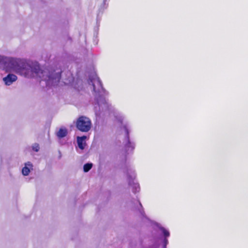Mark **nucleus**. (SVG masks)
Returning a JSON list of instances; mask_svg holds the SVG:
<instances>
[{"label":"nucleus","instance_id":"12","mask_svg":"<svg viewBox=\"0 0 248 248\" xmlns=\"http://www.w3.org/2000/svg\"><path fill=\"white\" fill-rule=\"evenodd\" d=\"M93 167V164L92 163H87L85 164L83 166L84 171L87 172L89 171Z\"/></svg>","mask_w":248,"mask_h":248},{"label":"nucleus","instance_id":"2","mask_svg":"<svg viewBox=\"0 0 248 248\" xmlns=\"http://www.w3.org/2000/svg\"><path fill=\"white\" fill-rule=\"evenodd\" d=\"M22 59L10 57L5 62L3 69L6 73H18Z\"/></svg>","mask_w":248,"mask_h":248},{"label":"nucleus","instance_id":"6","mask_svg":"<svg viewBox=\"0 0 248 248\" xmlns=\"http://www.w3.org/2000/svg\"><path fill=\"white\" fill-rule=\"evenodd\" d=\"M8 74L2 78V81L7 86H10L17 80V77L14 74L8 73Z\"/></svg>","mask_w":248,"mask_h":248},{"label":"nucleus","instance_id":"7","mask_svg":"<svg viewBox=\"0 0 248 248\" xmlns=\"http://www.w3.org/2000/svg\"><path fill=\"white\" fill-rule=\"evenodd\" d=\"M98 105L100 110L101 111H106L110 109L111 107L108 101L106 99L103 98H101L98 100Z\"/></svg>","mask_w":248,"mask_h":248},{"label":"nucleus","instance_id":"4","mask_svg":"<svg viewBox=\"0 0 248 248\" xmlns=\"http://www.w3.org/2000/svg\"><path fill=\"white\" fill-rule=\"evenodd\" d=\"M135 175L134 172H131V174L129 172H127V179L129 185L132 188L133 192L136 193L140 190L139 184L135 181Z\"/></svg>","mask_w":248,"mask_h":248},{"label":"nucleus","instance_id":"11","mask_svg":"<svg viewBox=\"0 0 248 248\" xmlns=\"http://www.w3.org/2000/svg\"><path fill=\"white\" fill-rule=\"evenodd\" d=\"M67 134V130L65 128H61L57 132V136L59 138H62L65 137Z\"/></svg>","mask_w":248,"mask_h":248},{"label":"nucleus","instance_id":"3","mask_svg":"<svg viewBox=\"0 0 248 248\" xmlns=\"http://www.w3.org/2000/svg\"><path fill=\"white\" fill-rule=\"evenodd\" d=\"M77 129L83 132H88L92 127L91 120L86 116H80L77 120L76 123Z\"/></svg>","mask_w":248,"mask_h":248},{"label":"nucleus","instance_id":"8","mask_svg":"<svg viewBox=\"0 0 248 248\" xmlns=\"http://www.w3.org/2000/svg\"><path fill=\"white\" fill-rule=\"evenodd\" d=\"M33 166L32 163L30 161L25 162L24 164V167L22 169V174L23 175L26 176H28L30 172L33 170Z\"/></svg>","mask_w":248,"mask_h":248},{"label":"nucleus","instance_id":"9","mask_svg":"<svg viewBox=\"0 0 248 248\" xmlns=\"http://www.w3.org/2000/svg\"><path fill=\"white\" fill-rule=\"evenodd\" d=\"M86 139H87V137L85 136L77 137V143H78V147L81 150H83L86 145Z\"/></svg>","mask_w":248,"mask_h":248},{"label":"nucleus","instance_id":"15","mask_svg":"<svg viewBox=\"0 0 248 248\" xmlns=\"http://www.w3.org/2000/svg\"><path fill=\"white\" fill-rule=\"evenodd\" d=\"M95 111H96V113H97V108H96V107H95Z\"/></svg>","mask_w":248,"mask_h":248},{"label":"nucleus","instance_id":"10","mask_svg":"<svg viewBox=\"0 0 248 248\" xmlns=\"http://www.w3.org/2000/svg\"><path fill=\"white\" fill-rule=\"evenodd\" d=\"M125 132L126 133L127 138L124 142L125 146H126V148L127 150H129L130 149L132 150L134 149L135 147V145L134 143L130 142L129 140V138L128 137V131L127 129L125 130Z\"/></svg>","mask_w":248,"mask_h":248},{"label":"nucleus","instance_id":"13","mask_svg":"<svg viewBox=\"0 0 248 248\" xmlns=\"http://www.w3.org/2000/svg\"><path fill=\"white\" fill-rule=\"evenodd\" d=\"M32 149L33 151H34L35 152H38L40 149V147H39V144L36 143H34L32 145Z\"/></svg>","mask_w":248,"mask_h":248},{"label":"nucleus","instance_id":"5","mask_svg":"<svg viewBox=\"0 0 248 248\" xmlns=\"http://www.w3.org/2000/svg\"><path fill=\"white\" fill-rule=\"evenodd\" d=\"M91 82L92 83L94 92L101 93L103 92L101 81L97 76L94 75L93 78H91Z\"/></svg>","mask_w":248,"mask_h":248},{"label":"nucleus","instance_id":"1","mask_svg":"<svg viewBox=\"0 0 248 248\" xmlns=\"http://www.w3.org/2000/svg\"><path fill=\"white\" fill-rule=\"evenodd\" d=\"M18 75L27 78L38 77L46 82L47 86L57 85L60 79L59 72H50L47 69L41 70L39 65L26 59H22Z\"/></svg>","mask_w":248,"mask_h":248},{"label":"nucleus","instance_id":"14","mask_svg":"<svg viewBox=\"0 0 248 248\" xmlns=\"http://www.w3.org/2000/svg\"><path fill=\"white\" fill-rule=\"evenodd\" d=\"M161 230L165 237H169L170 235L169 232L164 228H161Z\"/></svg>","mask_w":248,"mask_h":248}]
</instances>
